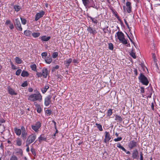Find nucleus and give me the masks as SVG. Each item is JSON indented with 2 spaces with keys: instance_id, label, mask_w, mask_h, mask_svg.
I'll return each instance as SVG.
<instances>
[{
  "instance_id": "obj_1",
  "label": "nucleus",
  "mask_w": 160,
  "mask_h": 160,
  "mask_svg": "<svg viewBox=\"0 0 160 160\" xmlns=\"http://www.w3.org/2000/svg\"><path fill=\"white\" fill-rule=\"evenodd\" d=\"M15 133L18 136H20L21 134V137L23 139L25 140L26 139L27 136V132L25 128L22 126L21 129L15 128L14 129Z\"/></svg>"
},
{
  "instance_id": "obj_2",
  "label": "nucleus",
  "mask_w": 160,
  "mask_h": 160,
  "mask_svg": "<svg viewBox=\"0 0 160 160\" xmlns=\"http://www.w3.org/2000/svg\"><path fill=\"white\" fill-rule=\"evenodd\" d=\"M42 96L40 92L37 91L36 93L30 95L28 98V99L31 101L34 102L38 101L41 102L42 100Z\"/></svg>"
},
{
  "instance_id": "obj_3",
  "label": "nucleus",
  "mask_w": 160,
  "mask_h": 160,
  "mask_svg": "<svg viewBox=\"0 0 160 160\" xmlns=\"http://www.w3.org/2000/svg\"><path fill=\"white\" fill-rule=\"evenodd\" d=\"M117 34L118 38L122 43L124 44L127 43V40L124 38V34L122 32H118Z\"/></svg>"
},
{
  "instance_id": "obj_4",
  "label": "nucleus",
  "mask_w": 160,
  "mask_h": 160,
  "mask_svg": "<svg viewBox=\"0 0 160 160\" xmlns=\"http://www.w3.org/2000/svg\"><path fill=\"white\" fill-rule=\"evenodd\" d=\"M140 82L143 84L147 85L148 83V81L147 78L143 74L141 73L138 78Z\"/></svg>"
},
{
  "instance_id": "obj_5",
  "label": "nucleus",
  "mask_w": 160,
  "mask_h": 160,
  "mask_svg": "<svg viewBox=\"0 0 160 160\" xmlns=\"http://www.w3.org/2000/svg\"><path fill=\"white\" fill-rule=\"evenodd\" d=\"M36 138V136L33 134L30 135L28 138L26 142V146H28L33 142Z\"/></svg>"
},
{
  "instance_id": "obj_6",
  "label": "nucleus",
  "mask_w": 160,
  "mask_h": 160,
  "mask_svg": "<svg viewBox=\"0 0 160 160\" xmlns=\"http://www.w3.org/2000/svg\"><path fill=\"white\" fill-rule=\"evenodd\" d=\"M14 22L17 29L19 31H22V29L21 28L20 22L18 18H17L14 21Z\"/></svg>"
},
{
  "instance_id": "obj_7",
  "label": "nucleus",
  "mask_w": 160,
  "mask_h": 160,
  "mask_svg": "<svg viewBox=\"0 0 160 160\" xmlns=\"http://www.w3.org/2000/svg\"><path fill=\"white\" fill-rule=\"evenodd\" d=\"M41 126V123L38 122H37L35 124L32 125V129L34 130L35 132H37L38 131L39 129Z\"/></svg>"
},
{
  "instance_id": "obj_8",
  "label": "nucleus",
  "mask_w": 160,
  "mask_h": 160,
  "mask_svg": "<svg viewBox=\"0 0 160 160\" xmlns=\"http://www.w3.org/2000/svg\"><path fill=\"white\" fill-rule=\"evenodd\" d=\"M105 138L104 140V142L105 143H107L111 139V136H110L109 132H105Z\"/></svg>"
},
{
  "instance_id": "obj_9",
  "label": "nucleus",
  "mask_w": 160,
  "mask_h": 160,
  "mask_svg": "<svg viewBox=\"0 0 160 160\" xmlns=\"http://www.w3.org/2000/svg\"><path fill=\"white\" fill-rule=\"evenodd\" d=\"M51 97L50 95L48 96L44 99V104L46 106H48L51 102Z\"/></svg>"
},
{
  "instance_id": "obj_10",
  "label": "nucleus",
  "mask_w": 160,
  "mask_h": 160,
  "mask_svg": "<svg viewBox=\"0 0 160 160\" xmlns=\"http://www.w3.org/2000/svg\"><path fill=\"white\" fill-rule=\"evenodd\" d=\"M44 14V12L43 11L37 13L36 15L35 20L37 21L40 18L42 17Z\"/></svg>"
},
{
  "instance_id": "obj_11",
  "label": "nucleus",
  "mask_w": 160,
  "mask_h": 160,
  "mask_svg": "<svg viewBox=\"0 0 160 160\" xmlns=\"http://www.w3.org/2000/svg\"><path fill=\"white\" fill-rule=\"evenodd\" d=\"M48 74V71L47 69L43 68L42 70V74L44 78H46Z\"/></svg>"
},
{
  "instance_id": "obj_12",
  "label": "nucleus",
  "mask_w": 160,
  "mask_h": 160,
  "mask_svg": "<svg viewBox=\"0 0 160 160\" xmlns=\"http://www.w3.org/2000/svg\"><path fill=\"white\" fill-rule=\"evenodd\" d=\"M72 62V58L67 59L64 62V63L65 65V66L68 68Z\"/></svg>"
},
{
  "instance_id": "obj_13",
  "label": "nucleus",
  "mask_w": 160,
  "mask_h": 160,
  "mask_svg": "<svg viewBox=\"0 0 160 160\" xmlns=\"http://www.w3.org/2000/svg\"><path fill=\"white\" fill-rule=\"evenodd\" d=\"M136 146V142L133 141H131L129 142L128 144V147L131 149Z\"/></svg>"
},
{
  "instance_id": "obj_14",
  "label": "nucleus",
  "mask_w": 160,
  "mask_h": 160,
  "mask_svg": "<svg viewBox=\"0 0 160 160\" xmlns=\"http://www.w3.org/2000/svg\"><path fill=\"white\" fill-rule=\"evenodd\" d=\"M131 3L129 2H127L126 3V6L127 7V10L128 12L129 13L131 12Z\"/></svg>"
},
{
  "instance_id": "obj_15",
  "label": "nucleus",
  "mask_w": 160,
  "mask_h": 160,
  "mask_svg": "<svg viewBox=\"0 0 160 160\" xmlns=\"http://www.w3.org/2000/svg\"><path fill=\"white\" fill-rule=\"evenodd\" d=\"M6 25H8L11 29H12L14 28V27L12 23L11 22L10 20H7L5 23Z\"/></svg>"
},
{
  "instance_id": "obj_16",
  "label": "nucleus",
  "mask_w": 160,
  "mask_h": 160,
  "mask_svg": "<svg viewBox=\"0 0 160 160\" xmlns=\"http://www.w3.org/2000/svg\"><path fill=\"white\" fill-rule=\"evenodd\" d=\"M34 105L36 106L37 112L39 113H40L42 110L40 106L36 102H34Z\"/></svg>"
},
{
  "instance_id": "obj_17",
  "label": "nucleus",
  "mask_w": 160,
  "mask_h": 160,
  "mask_svg": "<svg viewBox=\"0 0 160 160\" xmlns=\"http://www.w3.org/2000/svg\"><path fill=\"white\" fill-rule=\"evenodd\" d=\"M8 91L9 93L12 95H16L17 94V93L14 91L13 89L10 88L9 87H8Z\"/></svg>"
},
{
  "instance_id": "obj_18",
  "label": "nucleus",
  "mask_w": 160,
  "mask_h": 160,
  "mask_svg": "<svg viewBox=\"0 0 160 160\" xmlns=\"http://www.w3.org/2000/svg\"><path fill=\"white\" fill-rule=\"evenodd\" d=\"M50 38V37H47L46 36H43L41 37V39L43 41H47Z\"/></svg>"
},
{
  "instance_id": "obj_19",
  "label": "nucleus",
  "mask_w": 160,
  "mask_h": 160,
  "mask_svg": "<svg viewBox=\"0 0 160 160\" xmlns=\"http://www.w3.org/2000/svg\"><path fill=\"white\" fill-rule=\"evenodd\" d=\"M138 154V152L137 150H135L133 151L132 154V157L133 158H136Z\"/></svg>"
},
{
  "instance_id": "obj_20",
  "label": "nucleus",
  "mask_w": 160,
  "mask_h": 160,
  "mask_svg": "<svg viewBox=\"0 0 160 160\" xmlns=\"http://www.w3.org/2000/svg\"><path fill=\"white\" fill-rule=\"evenodd\" d=\"M38 141L39 142H41L42 141H45L46 140V138L44 137L43 135H42L39 137Z\"/></svg>"
},
{
  "instance_id": "obj_21",
  "label": "nucleus",
  "mask_w": 160,
  "mask_h": 160,
  "mask_svg": "<svg viewBox=\"0 0 160 160\" xmlns=\"http://www.w3.org/2000/svg\"><path fill=\"white\" fill-rule=\"evenodd\" d=\"M32 33L31 31H29L26 30L24 32V34L28 36H31V34H32Z\"/></svg>"
},
{
  "instance_id": "obj_22",
  "label": "nucleus",
  "mask_w": 160,
  "mask_h": 160,
  "mask_svg": "<svg viewBox=\"0 0 160 160\" xmlns=\"http://www.w3.org/2000/svg\"><path fill=\"white\" fill-rule=\"evenodd\" d=\"M49 86L47 85L45 86L44 88L42 89V91L43 93H45L49 88Z\"/></svg>"
},
{
  "instance_id": "obj_23",
  "label": "nucleus",
  "mask_w": 160,
  "mask_h": 160,
  "mask_svg": "<svg viewBox=\"0 0 160 160\" xmlns=\"http://www.w3.org/2000/svg\"><path fill=\"white\" fill-rule=\"evenodd\" d=\"M87 30L91 33H95V30H93L90 27L88 28Z\"/></svg>"
},
{
  "instance_id": "obj_24",
  "label": "nucleus",
  "mask_w": 160,
  "mask_h": 160,
  "mask_svg": "<svg viewBox=\"0 0 160 160\" xmlns=\"http://www.w3.org/2000/svg\"><path fill=\"white\" fill-rule=\"evenodd\" d=\"M15 60L16 63L18 64H20L22 62V60L18 57H16L15 58Z\"/></svg>"
},
{
  "instance_id": "obj_25",
  "label": "nucleus",
  "mask_w": 160,
  "mask_h": 160,
  "mask_svg": "<svg viewBox=\"0 0 160 160\" xmlns=\"http://www.w3.org/2000/svg\"><path fill=\"white\" fill-rule=\"evenodd\" d=\"M91 0H82L83 3L85 6H87Z\"/></svg>"
},
{
  "instance_id": "obj_26",
  "label": "nucleus",
  "mask_w": 160,
  "mask_h": 160,
  "mask_svg": "<svg viewBox=\"0 0 160 160\" xmlns=\"http://www.w3.org/2000/svg\"><path fill=\"white\" fill-rule=\"evenodd\" d=\"M28 75V73L27 72L24 71H22L21 73V76L23 77L27 76Z\"/></svg>"
},
{
  "instance_id": "obj_27",
  "label": "nucleus",
  "mask_w": 160,
  "mask_h": 160,
  "mask_svg": "<svg viewBox=\"0 0 160 160\" xmlns=\"http://www.w3.org/2000/svg\"><path fill=\"white\" fill-rule=\"evenodd\" d=\"M14 8L16 11L18 12L20 10L21 7L19 6L15 5L14 6Z\"/></svg>"
},
{
  "instance_id": "obj_28",
  "label": "nucleus",
  "mask_w": 160,
  "mask_h": 160,
  "mask_svg": "<svg viewBox=\"0 0 160 160\" xmlns=\"http://www.w3.org/2000/svg\"><path fill=\"white\" fill-rule=\"evenodd\" d=\"M40 34L39 32L33 33H32V35L34 38H37L39 37Z\"/></svg>"
},
{
  "instance_id": "obj_29",
  "label": "nucleus",
  "mask_w": 160,
  "mask_h": 160,
  "mask_svg": "<svg viewBox=\"0 0 160 160\" xmlns=\"http://www.w3.org/2000/svg\"><path fill=\"white\" fill-rule=\"evenodd\" d=\"M45 61L47 63L50 64L52 61V59L51 58H48Z\"/></svg>"
},
{
  "instance_id": "obj_30",
  "label": "nucleus",
  "mask_w": 160,
  "mask_h": 160,
  "mask_svg": "<svg viewBox=\"0 0 160 160\" xmlns=\"http://www.w3.org/2000/svg\"><path fill=\"white\" fill-rule=\"evenodd\" d=\"M17 144L18 146H20L22 144V141L20 139L18 138L16 140Z\"/></svg>"
},
{
  "instance_id": "obj_31",
  "label": "nucleus",
  "mask_w": 160,
  "mask_h": 160,
  "mask_svg": "<svg viewBox=\"0 0 160 160\" xmlns=\"http://www.w3.org/2000/svg\"><path fill=\"white\" fill-rule=\"evenodd\" d=\"M30 67L32 70L34 71H36V66L35 64L31 65L30 66Z\"/></svg>"
},
{
  "instance_id": "obj_32",
  "label": "nucleus",
  "mask_w": 160,
  "mask_h": 160,
  "mask_svg": "<svg viewBox=\"0 0 160 160\" xmlns=\"http://www.w3.org/2000/svg\"><path fill=\"white\" fill-rule=\"evenodd\" d=\"M58 56V53L56 52H54L52 55V57L53 58H56Z\"/></svg>"
},
{
  "instance_id": "obj_33",
  "label": "nucleus",
  "mask_w": 160,
  "mask_h": 160,
  "mask_svg": "<svg viewBox=\"0 0 160 160\" xmlns=\"http://www.w3.org/2000/svg\"><path fill=\"white\" fill-rule=\"evenodd\" d=\"M96 124L97 125L98 128L99 129V130L100 131H102V126L100 124L97 123H96Z\"/></svg>"
},
{
  "instance_id": "obj_34",
  "label": "nucleus",
  "mask_w": 160,
  "mask_h": 160,
  "mask_svg": "<svg viewBox=\"0 0 160 160\" xmlns=\"http://www.w3.org/2000/svg\"><path fill=\"white\" fill-rule=\"evenodd\" d=\"M108 47H109V49L111 50H112L113 49V44L111 43H109L108 44Z\"/></svg>"
},
{
  "instance_id": "obj_35",
  "label": "nucleus",
  "mask_w": 160,
  "mask_h": 160,
  "mask_svg": "<svg viewBox=\"0 0 160 160\" xmlns=\"http://www.w3.org/2000/svg\"><path fill=\"white\" fill-rule=\"evenodd\" d=\"M51 112L50 110L47 109L46 111V113L48 115V116H49L51 114Z\"/></svg>"
},
{
  "instance_id": "obj_36",
  "label": "nucleus",
  "mask_w": 160,
  "mask_h": 160,
  "mask_svg": "<svg viewBox=\"0 0 160 160\" xmlns=\"http://www.w3.org/2000/svg\"><path fill=\"white\" fill-rule=\"evenodd\" d=\"M21 20L22 23L23 24L25 25L26 23V20L25 19H23L22 18H21Z\"/></svg>"
},
{
  "instance_id": "obj_37",
  "label": "nucleus",
  "mask_w": 160,
  "mask_h": 160,
  "mask_svg": "<svg viewBox=\"0 0 160 160\" xmlns=\"http://www.w3.org/2000/svg\"><path fill=\"white\" fill-rule=\"evenodd\" d=\"M21 71H22V70L20 69L18 70L16 72V75H19L21 72Z\"/></svg>"
},
{
  "instance_id": "obj_38",
  "label": "nucleus",
  "mask_w": 160,
  "mask_h": 160,
  "mask_svg": "<svg viewBox=\"0 0 160 160\" xmlns=\"http://www.w3.org/2000/svg\"><path fill=\"white\" fill-rule=\"evenodd\" d=\"M130 55H131V56L132 57H133L135 59L136 58V55H135V54L133 52H131L130 53Z\"/></svg>"
},
{
  "instance_id": "obj_39",
  "label": "nucleus",
  "mask_w": 160,
  "mask_h": 160,
  "mask_svg": "<svg viewBox=\"0 0 160 160\" xmlns=\"http://www.w3.org/2000/svg\"><path fill=\"white\" fill-rule=\"evenodd\" d=\"M47 55V53L46 52H42L41 54V56L42 58L44 57H46Z\"/></svg>"
},
{
  "instance_id": "obj_40",
  "label": "nucleus",
  "mask_w": 160,
  "mask_h": 160,
  "mask_svg": "<svg viewBox=\"0 0 160 160\" xmlns=\"http://www.w3.org/2000/svg\"><path fill=\"white\" fill-rule=\"evenodd\" d=\"M10 160H17V158L16 156L13 155L12 156Z\"/></svg>"
},
{
  "instance_id": "obj_41",
  "label": "nucleus",
  "mask_w": 160,
  "mask_h": 160,
  "mask_svg": "<svg viewBox=\"0 0 160 160\" xmlns=\"http://www.w3.org/2000/svg\"><path fill=\"white\" fill-rule=\"evenodd\" d=\"M122 139V138L121 137H118V138H115V139H114V140L115 141V142H118V141H120Z\"/></svg>"
},
{
  "instance_id": "obj_42",
  "label": "nucleus",
  "mask_w": 160,
  "mask_h": 160,
  "mask_svg": "<svg viewBox=\"0 0 160 160\" xmlns=\"http://www.w3.org/2000/svg\"><path fill=\"white\" fill-rule=\"evenodd\" d=\"M91 19L92 20V22L95 23H97V20L96 19L92 18L90 17Z\"/></svg>"
},
{
  "instance_id": "obj_43",
  "label": "nucleus",
  "mask_w": 160,
  "mask_h": 160,
  "mask_svg": "<svg viewBox=\"0 0 160 160\" xmlns=\"http://www.w3.org/2000/svg\"><path fill=\"white\" fill-rule=\"evenodd\" d=\"M28 85V83L26 81L24 82L22 84L21 86L22 87H24L27 86Z\"/></svg>"
},
{
  "instance_id": "obj_44",
  "label": "nucleus",
  "mask_w": 160,
  "mask_h": 160,
  "mask_svg": "<svg viewBox=\"0 0 160 160\" xmlns=\"http://www.w3.org/2000/svg\"><path fill=\"white\" fill-rule=\"evenodd\" d=\"M17 153H19V154L21 156L22 154V151L21 149H19L18 151L17 152Z\"/></svg>"
},
{
  "instance_id": "obj_45",
  "label": "nucleus",
  "mask_w": 160,
  "mask_h": 160,
  "mask_svg": "<svg viewBox=\"0 0 160 160\" xmlns=\"http://www.w3.org/2000/svg\"><path fill=\"white\" fill-rule=\"evenodd\" d=\"M36 75L38 77H41L42 76V73L41 72H37L36 73Z\"/></svg>"
},
{
  "instance_id": "obj_46",
  "label": "nucleus",
  "mask_w": 160,
  "mask_h": 160,
  "mask_svg": "<svg viewBox=\"0 0 160 160\" xmlns=\"http://www.w3.org/2000/svg\"><path fill=\"white\" fill-rule=\"evenodd\" d=\"M112 110L111 109H109L108 110V115L110 116L112 114Z\"/></svg>"
},
{
  "instance_id": "obj_47",
  "label": "nucleus",
  "mask_w": 160,
  "mask_h": 160,
  "mask_svg": "<svg viewBox=\"0 0 160 160\" xmlns=\"http://www.w3.org/2000/svg\"><path fill=\"white\" fill-rule=\"evenodd\" d=\"M28 91L30 92H32L33 91V89L31 88H29L28 89Z\"/></svg>"
},
{
  "instance_id": "obj_48",
  "label": "nucleus",
  "mask_w": 160,
  "mask_h": 160,
  "mask_svg": "<svg viewBox=\"0 0 160 160\" xmlns=\"http://www.w3.org/2000/svg\"><path fill=\"white\" fill-rule=\"evenodd\" d=\"M116 119L117 120H118L119 121H121L122 119L120 117L117 116L116 117Z\"/></svg>"
},
{
  "instance_id": "obj_49",
  "label": "nucleus",
  "mask_w": 160,
  "mask_h": 160,
  "mask_svg": "<svg viewBox=\"0 0 160 160\" xmlns=\"http://www.w3.org/2000/svg\"><path fill=\"white\" fill-rule=\"evenodd\" d=\"M31 151L32 152V154L34 155H35V151L33 149H31Z\"/></svg>"
},
{
  "instance_id": "obj_50",
  "label": "nucleus",
  "mask_w": 160,
  "mask_h": 160,
  "mask_svg": "<svg viewBox=\"0 0 160 160\" xmlns=\"http://www.w3.org/2000/svg\"><path fill=\"white\" fill-rule=\"evenodd\" d=\"M52 122H53L54 123V127H55V129H56V122H55V121H54V120H52Z\"/></svg>"
},
{
  "instance_id": "obj_51",
  "label": "nucleus",
  "mask_w": 160,
  "mask_h": 160,
  "mask_svg": "<svg viewBox=\"0 0 160 160\" xmlns=\"http://www.w3.org/2000/svg\"><path fill=\"white\" fill-rule=\"evenodd\" d=\"M117 146L119 148H121L122 146H121V144L118 143L117 144Z\"/></svg>"
},
{
  "instance_id": "obj_52",
  "label": "nucleus",
  "mask_w": 160,
  "mask_h": 160,
  "mask_svg": "<svg viewBox=\"0 0 160 160\" xmlns=\"http://www.w3.org/2000/svg\"><path fill=\"white\" fill-rule=\"evenodd\" d=\"M59 68V66L58 65H56L53 68L54 69H58Z\"/></svg>"
},
{
  "instance_id": "obj_53",
  "label": "nucleus",
  "mask_w": 160,
  "mask_h": 160,
  "mask_svg": "<svg viewBox=\"0 0 160 160\" xmlns=\"http://www.w3.org/2000/svg\"><path fill=\"white\" fill-rule=\"evenodd\" d=\"M120 148L124 152H126V150L122 146Z\"/></svg>"
},
{
  "instance_id": "obj_54",
  "label": "nucleus",
  "mask_w": 160,
  "mask_h": 160,
  "mask_svg": "<svg viewBox=\"0 0 160 160\" xmlns=\"http://www.w3.org/2000/svg\"><path fill=\"white\" fill-rule=\"evenodd\" d=\"M141 92L142 93H144V88H141Z\"/></svg>"
},
{
  "instance_id": "obj_55",
  "label": "nucleus",
  "mask_w": 160,
  "mask_h": 160,
  "mask_svg": "<svg viewBox=\"0 0 160 160\" xmlns=\"http://www.w3.org/2000/svg\"><path fill=\"white\" fill-rule=\"evenodd\" d=\"M154 106V105L153 103V102H152V105H151V108L152 110H153Z\"/></svg>"
},
{
  "instance_id": "obj_56",
  "label": "nucleus",
  "mask_w": 160,
  "mask_h": 160,
  "mask_svg": "<svg viewBox=\"0 0 160 160\" xmlns=\"http://www.w3.org/2000/svg\"><path fill=\"white\" fill-rule=\"evenodd\" d=\"M26 146L27 147V148L26 149V151L27 152H28L29 151V148L28 147V146Z\"/></svg>"
},
{
  "instance_id": "obj_57",
  "label": "nucleus",
  "mask_w": 160,
  "mask_h": 160,
  "mask_svg": "<svg viewBox=\"0 0 160 160\" xmlns=\"http://www.w3.org/2000/svg\"><path fill=\"white\" fill-rule=\"evenodd\" d=\"M128 38H129V40H130V41H131V42H132L133 43V42L131 38H130V37L128 35Z\"/></svg>"
},
{
  "instance_id": "obj_58",
  "label": "nucleus",
  "mask_w": 160,
  "mask_h": 160,
  "mask_svg": "<svg viewBox=\"0 0 160 160\" xmlns=\"http://www.w3.org/2000/svg\"><path fill=\"white\" fill-rule=\"evenodd\" d=\"M11 65L12 68L15 69V66L14 65L12 64V63L11 64Z\"/></svg>"
},
{
  "instance_id": "obj_59",
  "label": "nucleus",
  "mask_w": 160,
  "mask_h": 160,
  "mask_svg": "<svg viewBox=\"0 0 160 160\" xmlns=\"http://www.w3.org/2000/svg\"><path fill=\"white\" fill-rule=\"evenodd\" d=\"M134 73H135V74L136 75H137V70H136V69H135L134 70Z\"/></svg>"
},
{
  "instance_id": "obj_60",
  "label": "nucleus",
  "mask_w": 160,
  "mask_h": 160,
  "mask_svg": "<svg viewBox=\"0 0 160 160\" xmlns=\"http://www.w3.org/2000/svg\"><path fill=\"white\" fill-rule=\"evenodd\" d=\"M0 128H2V132L3 131H4V127L3 126H2V127H1Z\"/></svg>"
},
{
  "instance_id": "obj_61",
  "label": "nucleus",
  "mask_w": 160,
  "mask_h": 160,
  "mask_svg": "<svg viewBox=\"0 0 160 160\" xmlns=\"http://www.w3.org/2000/svg\"><path fill=\"white\" fill-rule=\"evenodd\" d=\"M127 154H130V152H129V151H127L126 150V152H125Z\"/></svg>"
},
{
  "instance_id": "obj_62",
  "label": "nucleus",
  "mask_w": 160,
  "mask_h": 160,
  "mask_svg": "<svg viewBox=\"0 0 160 160\" xmlns=\"http://www.w3.org/2000/svg\"><path fill=\"white\" fill-rule=\"evenodd\" d=\"M73 62L74 63H76L77 62V61L76 60H75V59H74L73 60Z\"/></svg>"
},
{
  "instance_id": "obj_63",
  "label": "nucleus",
  "mask_w": 160,
  "mask_h": 160,
  "mask_svg": "<svg viewBox=\"0 0 160 160\" xmlns=\"http://www.w3.org/2000/svg\"><path fill=\"white\" fill-rule=\"evenodd\" d=\"M152 57L153 58H155V55L154 54H153Z\"/></svg>"
},
{
  "instance_id": "obj_64",
  "label": "nucleus",
  "mask_w": 160,
  "mask_h": 160,
  "mask_svg": "<svg viewBox=\"0 0 160 160\" xmlns=\"http://www.w3.org/2000/svg\"><path fill=\"white\" fill-rule=\"evenodd\" d=\"M115 135H116V136L117 137H118V134L117 133H116L115 134Z\"/></svg>"
}]
</instances>
